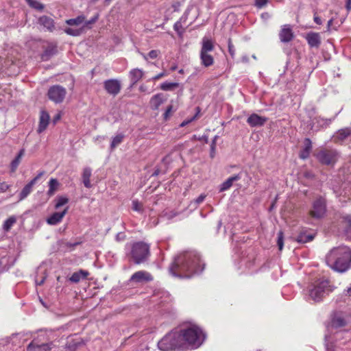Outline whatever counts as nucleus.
I'll return each mask as SVG.
<instances>
[{
  "instance_id": "nucleus-1",
  "label": "nucleus",
  "mask_w": 351,
  "mask_h": 351,
  "mask_svg": "<svg viewBox=\"0 0 351 351\" xmlns=\"http://www.w3.org/2000/svg\"><path fill=\"white\" fill-rule=\"evenodd\" d=\"M204 269V264L199 256L193 252H187L175 259L170 271L175 276L190 278L194 274L202 271Z\"/></svg>"
},
{
  "instance_id": "nucleus-2",
  "label": "nucleus",
  "mask_w": 351,
  "mask_h": 351,
  "mask_svg": "<svg viewBox=\"0 0 351 351\" xmlns=\"http://www.w3.org/2000/svg\"><path fill=\"white\" fill-rule=\"evenodd\" d=\"M328 266L339 272L346 271L351 264V251L343 246L332 250L326 256Z\"/></svg>"
},
{
  "instance_id": "nucleus-3",
  "label": "nucleus",
  "mask_w": 351,
  "mask_h": 351,
  "mask_svg": "<svg viewBox=\"0 0 351 351\" xmlns=\"http://www.w3.org/2000/svg\"><path fill=\"white\" fill-rule=\"evenodd\" d=\"M180 331L185 350L199 347L205 339L202 330L197 326L189 327Z\"/></svg>"
},
{
  "instance_id": "nucleus-4",
  "label": "nucleus",
  "mask_w": 351,
  "mask_h": 351,
  "mask_svg": "<svg viewBox=\"0 0 351 351\" xmlns=\"http://www.w3.org/2000/svg\"><path fill=\"white\" fill-rule=\"evenodd\" d=\"M331 291L329 281L324 278L317 279L308 287L309 296L315 302L321 301L325 295Z\"/></svg>"
},
{
  "instance_id": "nucleus-5",
  "label": "nucleus",
  "mask_w": 351,
  "mask_h": 351,
  "mask_svg": "<svg viewBox=\"0 0 351 351\" xmlns=\"http://www.w3.org/2000/svg\"><path fill=\"white\" fill-rule=\"evenodd\" d=\"M130 254L134 263L139 265L150 256V246L143 241L136 242L132 245Z\"/></svg>"
},
{
  "instance_id": "nucleus-6",
  "label": "nucleus",
  "mask_w": 351,
  "mask_h": 351,
  "mask_svg": "<svg viewBox=\"0 0 351 351\" xmlns=\"http://www.w3.org/2000/svg\"><path fill=\"white\" fill-rule=\"evenodd\" d=\"M214 50V45L211 40L204 38L202 39V45L200 51V59L202 65L206 67L210 66L214 63V58L210 54V52Z\"/></svg>"
},
{
  "instance_id": "nucleus-7",
  "label": "nucleus",
  "mask_w": 351,
  "mask_h": 351,
  "mask_svg": "<svg viewBox=\"0 0 351 351\" xmlns=\"http://www.w3.org/2000/svg\"><path fill=\"white\" fill-rule=\"evenodd\" d=\"M326 211V199L319 197L313 203L312 209L309 211V215L315 219H320L324 217Z\"/></svg>"
},
{
  "instance_id": "nucleus-8",
  "label": "nucleus",
  "mask_w": 351,
  "mask_h": 351,
  "mask_svg": "<svg viewBox=\"0 0 351 351\" xmlns=\"http://www.w3.org/2000/svg\"><path fill=\"white\" fill-rule=\"evenodd\" d=\"M66 94V88L60 85L51 86L47 93L49 99L56 104L62 103L65 98Z\"/></svg>"
},
{
  "instance_id": "nucleus-9",
  "label": "nucleus",
  "mask_w": 351,
  "mask_h": 351,
  "mask_svg": "<svg viewBox=\"0 0 351 351\" xmlns=\"http://www.w3.org/2000/svg\"><path fill=\"white\" fill-rule=\"evenodd\" d=\"M337 152L332 149H322L316 154L318 160L324 165H334L337 160Z\"/></svg>"
},
{
  "instance_id": "nucleus-10",
  "label": "nucleus",
  "mask_w": 351,
  "mask_h": 351,
  "mask_svg": "<svg viewBox=\"0 0 351 351\" xmlns=\"http://www.w3.org/2000/svg\"><path fill=\"white\" fill-rule=\"evenodd\" d=\"M98 18H99V14H97L93 17H92L90 20H88V21L85 20V21L83 23L84 25H83V27L82 28L77 29H73V28H71V27H66L64 29V32L67 35H69V36H80L82 34V30H83L84 28L90 29L91 28V25L97 22V21L98 20Z\"/></svg>"
},
{
  "instance_id": "nucleus-11",
  "label": "nucleus",
  "mask_w": 351,
  "mask_h": 351,
  "mask_svg": "<svg viewBox=\"0 0 351 351\" xmlns=\"http://www.w3.org/2000/svg\"><path fill=\"white\" fill-rule=\"evenodd\" d=\"M153 280V276L149 272L145 270L136 271L130 277V281L136 283H146Z\"/></svg>"
},
{
  "instance_id": "nucleus-12",
  "label": "nucleus",
  "mask_w": 351,
  "mask_h": 351,
  "mask_svg": "<svg viewBox=\"0 0 351 351\" xmlns=\"http://www.w3.org/2000/svg\"><path fill=\"white\" fill-rule=\"evenodd\" d=\"M44 172L41 171L30 180L22 189L19 194V201H22L25 199L32 191L34 186L36 184L37 181L43 176Z\"/></svg>"
},
{
  "instance_id": "nucleus-13",
  "label": "nucleus",
  "mask_w": 351,
  "mask_h": 351,
  "mask_svg": "<svg viewBox=\"0 0 351 351\" xmlns=\"http://www.w3.org/2000/svg\"><path fill=\"white\" fill-rule=\"evenodd\" d=\"M104 87L108 94L115 96L119 93L121 86L119 80L110 79L104 82Z\"/></svg>"
},
{
  "instance_id": "nucleus-14",
  "label": "nucleus",
  "mask_w": 351,
  "mask_h": 351,
  "mask_svg": "<svg viewBox=\"0 0 351 351\" xmlns=\"http://www.w3.org/2000/svg\"><path fill=\"white\" fill-rule=\"evenodd\" d=\"M52 342L48 343H40L37 339H34L27 346V351H50L52 348Z\"/></svg>"
},
{
  "instance_id": "nucleus-15",
  "label": "nucleus",
  "mask_w": 351,
  "mask_h": 351,
  "mask_svg": "<svg viewBox=\"0 0 351 351\" xmlns=\"http://www.w3.org/2000/svg\"><path fill=\"white\" fill-rule=\"evenodd\" d=\"M294 37L293 32L290 25H284L282 26L279 32V38L282 43H289Z\"/></svg>"
},
{
  "instance_id": "nucleus-16",
  "label": "nucleus",
  "mask_w": 351,
  "mask_h": 351,
  "mask_svg": "<svg viewBox=\"0 0 351 351\" xmlns=\"http://www.w3.org/2000/svg\"><path fill=\"white\" fill-rule=\"evenodd\" d=\"M38 23L49 32H53L56 29L55 21L48 16H40L38 19Z\"/></svg>"
},
{
  "instance_id": "nucleus-17",
  "label": "nucleus",
  "mask_w": 351,
  "mask_h": 351,
  "mask_svg": "<svg viewBox=\"0 0 351 351\" xmlns=\"http://www.w3.org/2000/svg\"><path fill=\"white\" fill-rule=\"evenodd\" d=\"M171 336L170 332L167 334L159 342L158 346L160 350L162 351H169L175 350L176 344H173L171 341Z\"/></svg>"
},
{
  "instance_id": "nucleus-18",
  "label": "nucleus",
  "mask_w": 351,
  "mask_h": 351,
  "mask_svg": "<svg viewBox=\"0 0 351 351\" xmlns=\"http://www.w3.org/2000/svg\"><path fill=\"white\" fill-rule=\"evenodd\" d=\"M50 121L49 113L45 110H42L40 113L39 123L37 128V132L41 134L48 127Z\"/></svg>"
},
{
  "instance_id": "nucleus-19",
  "label": "nucleus",
  "mask_w": 351,
  "mask_h": 351,
  "mask_svg": "<svg viewBox=\"0 0 351 351\" xmlns=\"http://www.w3.org/2000/svg\"><path fill=\"white\" fill-rule=\"evenodd\" d=\"M267 121V118L261 117L257 114H252L247 119V123L251 127H257L263 125Z\"/></svg>"
},
{
  "instance_id": "nucleus-20",
  "label": "nucleus",
  "mask_w": 351,
  "mask_h": 351,
  "mask_svg": "<svg viewBox=\"0 0 351 351\" xmlns=\"http://www.w3.org/2000/svg\"><path fill=\"white\" fill-rule=\"evenodd\" d=\"M83 343V340L79 337L71 336L67 339L65 348L70 351H75L78 346Z\"/></svg>"
},
{
  "instance_id": "nucleus-21",
  "label": "nucleus",
  "mask_w": 351,
  "mask_h": 351,
  "mask_svg": "<svg viewBox=\"0 0 351 351\" xmlns=\"http://www.w3.org/2000/svg\"><path fill=\"white\" fill-rule=\"evenodd\" d=\"M68 211V207L64 208L62 212L58 213L56 212L53 213L47 219V222L49 225H56L60 223L63 217L65 216Z\"/></svg>"
},
{
  "instance_id": "nucleus-22",
  "label": "nucleus",
  "mask_w": 351,
  "mask_h": 351,
  "mask_svg": "<svg viewBox=\"0 0 351 351\" xmlns=\"http://www.w3.org/2000/svg\"><path fill=\"white\" fill-rule=\"evenodd\" d=\"M170 335L171 336L173 343L176 344L175 350H185L180 331H171L170 332Z\"/></svg>"
},
{
  "instance_id": "nucleus-23",
  "label": "nucleus",
  "mask_w": 351,
  "mask_h": 351,
  "mask_svg": "<svg viewBox=\"0 0 351 351\" xmlns=\"http://www.w3.org/2000/svg\"><path fill=\"white\" fill-rule=\"evenodd\" d=\"M144 76V71L140 69H133L129 72V77L131 81V85H135Z\"/></svg>"
},
{
  "instance_id": "nucleus-24",
  "label": "nucleus",
  "mask_w": 351,
  "mask_h": 351,
  "mask_svg": "<svg viewBox=\"0 0 351 351\" xmlns=\"http://www.w3.org/2000/svg\"><path fill=\"white\" fill-rule=\"evenodd\" d=\"M351 134V129L346 128L338 130L336 134L333 136L335 143H339L346 139Z\"/></svg>"
},
{
  "instance_id": "nucleus-25",
  "label": "nucleus",
  "mask_w": 351,
  "mask_h": 351,
  "mask_svg": "<svg viewBox=\"0 0 351 351\" xmlns=\"http://www.w3.org/2000/svg\"><path fill=\"white\" fill-rule=\"evenodd\" d=\"M308 44L311 47H319L321 44V38L319 33H309L306 37Z\"/></svg>"
},
{
  "instance_id": "nucleus-26",
  "label": "nucleus",
  "mask_w": 351,
  "mask_h": 351,
  "mask_svg": "<svg viewBox=\"0 0 351 351\" xmlns=\"http://www.w3.org/2000/svg\"><path fill=\"white\" fill-rule=\"evenodd\" d=\"M312 149V143L310 138L304 139V147L300 152V158L302 159H306L308 158Z\"/></svg>"
},
{
  "instance_id": "nucleus-27",
  "label": "nucleus",
  "mask_w": 351,
  "mask_h": 351,
  "mask_svg": "<svg viewBox=\"0 0 351 351\" xmlns=\"http://www.w3.org/2000/svg\"><path fill=\"white\" fill-rule=\"evenodd\" d=\"M240 179L241 176L239 174L230 177L221 184L219 191L222 192L228 190L232 186L233 182L237 181Z\"/></svg>"
},
{
  "instance_id": "nucleus-28",
  "label": "nucleus",
  "mask_w": 351,
  "mask_h": 351,
  "mask_svg": "<svg viewBox=\"0 0 351 351\" xmlns=\"http://www.w3.org/2000/svg\"><path fill=\"white\" fill-rule=\"evenodd\" d=\"M88 275V271L80 269L78 271L74 272L69 278V280L72 282L77 283L81 279L86 278Z\"/></svg>"
},
{
  "instance_id": "nucleus-29",
  "label": "nucleus",
  "mask_w": 351,
  "mask_h": 351,
  "mask_svg": "<svg viewBox=\"0 0 351 351\" xmlns=\"http://www.w3.org/2000/svg\"><path fill=\"white\" fill-rule=\"evenodd\" d=\"M164 99L162 93H158L154 95L149 101L151 108L153 110H158L159 106L163 103Z\"/></svg>"
},
{
  "instance_id": "nucleus-30",
  "label": "nucleus",
  "mask_w": 351,
  "mask_h": 351,
  "mask_svg": "<svg viewBox=\"0 0 351 351\" xmlns=\"http://www.w3.org/2000/svg\"><path fill=\"white\" fill-rule=\"evenodd\" d=\"M92 176V170L90 167H86L83 170L82 175V182L85 187L89 189L92 186L90 183V177Z\"/></svg>"
},
{
  "instance_id": "nucleus-31",
  "label": "nucleus",
  "mask_w": 351,
  "mask_h": 351,
  "mask_svg": "<svg viewBox=\"0 0 351 351\" xmlns=\"http://www.w3.org/2000/svg\"><path fill=\"white\" fill-rule=\"evenodd\" d=\"M49 190L47 191V195L51 197L53 196L55 193L58 190L60 186V182L56 178H51L49 181Z\"/></svg>"
},
{
  "instance_id": "nucleus-32",
  "label": "nucleus",
  "mask_w": 351,
  "mask_h": 351,
  "mask_svg": "<svg viewBox=\"0 0 351 351\" xmlns=\"http://www.w3.org/2000/svg\"><path fill=\"white\" fill-rule=\"evenodd\" d=\"M346 325V320L341 316L335 315L331 320V326L335 328L343 327Z\"/></svg>"
},
{
  "instance_id": "nucleus-33",
  "label": "nucleus",
  "mask_w": 351,
  "mask_h": 351,
  "mask_svg": "<svg viewBox=\"0 0 351 351\" xmlns=\"http://www.w3.org/2000/svg\"><path fill=\"white\" fill-rule=\"evenodd\" d=\"M84 15H79L75 19H69L65 21L66 24L70 26H78L85 21Z\"/></svg>"
},
{
  "instance_id": "nucleus-34",
  "label": "nucleus",
  "mask_w": 351,
  "mask_h": 351,
  "mask_svg": "<svg viewBox=\"0 0 351 351\" xmlns=\"http://www.w3.org/2000/svg\"><path fill=\"white\" fill-rule=\"evenodd\" d=\"M314 235L311 234H306V232H301L297 237L296 241L298 243H305L313 241Z\"/></svg>"
},
{
  "instance_id": "nucleus-35",
  "label": "nucleus",
  "mask_w": 351,
  "mask_h": 351,
  "mask_svg": "<svg viewBox=\"0 0 351 351\" xmlns=\"http://www.w3.org/2000/svg\"><path fill=\"white\" fill-rule=\"evenodd\" d=\"M24 154V149L20 150L16 157L12 160L11 163V171L14 172L17 169L19 163L21 162V159Z\"/></svg>"
},
{
  "instance_id": "nucleus-36",
  "label": "nucleus",
  "mask_w": 351,
  "mask_h": 351,
  "mask_svg": "<svg viewBox=\"0 0 351 351\" xmlns=\"http://www.w3.org/2000/svg\"><path fill=\"white\" fill-rule=\"evenodd\" d=\"M56 52V47H53V46H49L43 52V53L42 54V59L43 60H47L49 58V57H51V56H53V54H55Z\"/></svg>"
},
{
  "instance_id": "nucleus-37",
  "label": "nucleus",
  "mask_w": 351,
  "mask_h": 351,
  "mask_svg": "<svg viewBox=\"0 0 351 351\" xmlns=\"http://www.w3.org/2000/svg\"><path fill=\"white\" fill-rule=\"evenodd\" d=\"M16 222V218L14 216L10 217L5 221L3 225V230L6 232H8Z\"/></svg>"
},
{
  "instance_id": "nucleus-38",
  "label": "nucleus",
  "mask_w": 351,
  "mask_h": 351,
  "mask_svg": "<svg viewBox=\"0 0 351 351\" xmlns=\"http://www.w3.org/2000/svg\"><path fill=\"white\" fill-rule=\"evenodd\" d=\"M178 86H179V84L177 82H165L160 84V88L162 90L168 91V90H171L173 88L178 87Z\"/></svg>"
},
{
  "instance_id": "nucleus-39",
  "label": "nucleus",
  "mask_w": 351,
  "mask_h": 351,
  "mask_svg": "<svg viewBox=\"0 0 351 351\" xmlns=\"http://www.w3.org/2000/svg\"><path fill=\"white\" fill-rule=\"evenodd\" d=\"M27 4L32 8L42 11L45 8V5L36 0H25Z\"/></svg>"
},
{
  "instance_id": "nucleus-40",
  "label": "nucleus",
  "mask_w": 351,
  "mask_h": 351,
  "mask_svg": "<svg viewBox=\"0 0 351 351\" xmlns=\"http://www.w3.org/2000/svg\"><path fill=\"white\" fill-rule=\"evenodd\" d=\"M181 21L182 19L180 21H177L173 25V29L177 32L180 37H182L186 30L185 27L182 26Z\"/></svg>"
},
{
  "instance_id": "nucleus-41",
  "label": "nucleus",
  "mask_w": 351,
  "mask_h": 351,
  "mask_svg": "<svg viewBox=\"0 0 351 351\" xmlns=\"http://www.w3.org/2000/svg\"><path fill=\"white\" fill-rule=\"evenodd\" d=\"M343 222L345 232L348 235H351V216L348 215L344 217Z\"/></svg>"
},
{
  "instance_id": "nucleus-42",
  "label": "nucleus",
  "mask_w": 351,
  "mask_h": 351,
  "mask_svg": "<svg viewBox=\"0 0 351 351\" xmlns=\"http://www.w3.org/2000/svg\"><path fill=\"white\" fill-rule=\"evenodd\" d=\"M124 135L122 134H117L115 136L111 142L110 147L112 149H114L117 146H118L123 140Z\"/></svg>"
},
{
  "instance_id": "nucleus-43",
  "label": "nucleus",
  "mask_w": 351,
  "mask_h": 351,
  "mask_svg": "<svg viewBox=\"0 0 351 351\" xmlns=\"http://www.w3.org/2000/svg\"><path fill=\"white\" fill-rule=\"evenodd\" d=\"M132 210L139 213H143L144 211V206L142 202H140L137 199L132 201Z\"/></svg>"
},
{
  "instance_id": "nucleus-44",
  "label": "nucleus",
  "mask_w": 351,
  "mask_h": 351,
  "mask_svg": "<svg viewBox=\"0 0 351 351\" xmlns=\"http://www.w3.org/2000/svg\"><path fill=\"white\" fill-rule=\"evenodd\" d=\"M159 53H160V51L158 50L154 49V50H151L147 55H146L143 53H141V55L143 56V58L145 60H147L148 58H149L151 59H156L158 56Z\"/></svg>"
},
{
  "instance_id": "nucleus-45",
  "label": "nucleus",
  "mask_w": 351,
  "mask_h": 351,
  "mask_svg": "<svg viewBox=\"0 0 351 351\" xmlns=\"http://www.w3.org/2000/svg\"><path fill=\"white\" fill-rule=\"evenodd\" d=\"M69 202V199L66 197L63 196H59L56 199V202L55 204V208L56 209L59 208L60 207L64 206V204H67Z\"/></svg>"
},
{
  "instance_id": "nucleus-46",
  "label": "nucleus",
  "mask_w": 351,
  "mask_h": 351,
  "mask_svg": "<svg viewBox=\"0 0 351 351\" xmlns=\"http://www.w3.org/2000/svg\"><path fill=\"white\" fill-rule=\"evenodd\" d=\"M283 240H284L283 232L280 231L278 233V241H277V244H278V249L280 251H281L283 248V245H284Z\"/></svg>"
},
{
  "instance_id": "nucleus-47",
  "label": "nucleus",
  "mask_w": 351,
  "mask_h": 351,
  "mask_svg": "<svg viewBox=\"0 0 351 351\" xmlns=\"http://www.w3.org/2000/svg\"><path fill=\"white\" fill-rule=\"evenodd\" d=\"M167 75H168V73L165 70H164L163 71L159 73L158 74L156 75L155 76H154L153 77L149 79L148 81H151V80L157 81V80L161 79L162 77L167 76Z\"/></svg>"
},
{
  "instance_id": "nucleus-48",
  "label": "nucleus",
  "mask_w": 351,
  "mask_h": 351,
  "mask_svg": "<svg viewBox=\"0 0 351 351\" xmlns=\"http://www.w3.org/2000/svg\"><path fill=\"white\" fill-rule=\"evenodd\" d=\"M228 51L232 57L234 56L235 49L231 41V39L228 40Z\"/></svg>"
},
{
  "instance_id": "nucleus-49",
  "label": "nucleus",
  "mask_w": 351,
  "mask_h": 351,
  "mask_svg": "<svg viewBox=\"0 0 351 351\" xmlns=\"http://www.w3.org/2000/svg\"><path fill=\"white\" fill-rule=\"evenodd\" d=\"M172 109H173V106L172 105H170V106H169L167 108V109H166V110H165V112L164 113V119H165L167 120L171 116V112H172Z\"/></svg>"
},
{
  "instance_id": "nucleus-50",
  "label": "nucleus",
  "mask_w": 351,
  "mask_h": 351,
  "mask_svg": "<svg viewBox=\"0 0 351 351\" xmlns=\"http://www.w3.org/2000/svg\"><path fill=\"white\" fill-rule=\"evenodd\" d=\"M10 185L5 182H0V193H4L9 189Z\"/></svg>"
},
{
  "instance_id": "nucleus-51",
  "label": "nucleus",
  "mask_w": 351,
  "mask_h": 351,
  "mask_svg": "<svg viewBox=\"0 0 351 351\" xmlns=\"http://www.w3.org/2000/svg\"><path fill=\"white\" fill-rule=\"evenodd\" d=\"M267 0H255V5L256 7L261 8L267 3Z\"/></svg>"
},
{
  "instance_id": "nucleus-52",
  "label": "nucleus",
  "mask_w": 351,
  "mask_h": 351,
  "mask_svg": "<svg viewBox=\"0 0 351 351\" xmlns=\"http://www.w3.org/2000/svg\"><path fill=\"white\" fill-rule=\"evenodd\" d=\"M313 20L318 25H321L322 23L321 18L317 15V13L314 14Z\"/></svg>"
},
{
  "instance_id": "nucleus-53",
  "label": "nucleus",
  "mask_w": 351,
  "mask_h": 351,
  "mask_svg": "<svg viewBox=\"0 0 351 351\" xmlns=\"http://www.w3.org/2000/svg\"><path fill=\"white\" fill-rule=\"evenodd\" d=\"M206 197V195L204 194H201L195 200V202L197 204L202 203Z\"/></svg>"
},
{
  "instance_id": "nucleus-54",
  "label": "nucleus",
  "mask_w": 351,
  "mask_h": 351,
  "mask_svg": "<svg viewBox=\"0 0 351 351\" xmlns=\"http://www.w3.org/2000/svg\"><path fill=\"white\" fill-rule=\"evenodd\" d=\"M139 90L142 93H150L149 91H148L147 86L145 84H141L139 87Z\"/></svg>"
},
{
  "instance_id": "nucleus-55",
  "label": "nucleus",
  "mask_w": 351,
  "mask_h": 351,
  "mask_svg": "<svg viewBox=\"0 0 351 351\" xmlns=\"http://www.w3.org/2000/svg\"><path fill=\"white\" fill-rule=\"evenodd\" d=\"M60 119H61V114L60 113L57 114L53 118V124H56Z\"/></svg>"
},
{
  "instance_id": "nucleus-56",
  "label": "nucleus",
  "mask_w": 351,
  "mask_h": 351,
  "mask_svg": "<svg viewBox=\"0 0 351 351\" xmlns=\"http://www.w3.org/2000/svg\"><path fill=\"white\" fill-rule=\"evenodd\" d=\"M346 9L348 10V11H350L351 10V0H347Z\"/></svg>"
},
{
  "instance_id": "nucleus-57",
  "label": "nucleus",
  "mask_w": 351,
  "mask_h": 351,
  "mask_svg": "<svg viewBox=\"0 0 351 351\" xmlns=\"http://www.w3.org/2000/svg\"><path fill=\"white\" fill-rule=\"evenodd\" d=\"M304 176L307 178H313V175L311 172H308V171L305 172Z\"/></svg>"
},
{
  "instance_id": "nucleus-58",
  "label": "nucleus",
  "mask_w": 351,
  "mask_h": 351,
  "mask_svg": "<svg viewBox=\"0 0 351 351\" xmlns=\"http://www.w3.org/2000/svg\"><path fill=\"white\" fill-rule=\"evenodd\" d=\"M332 21H333V20H332V19H330V20L328 21V24H327V29H328V31H329V30H330V26H331V25H332Z\"/></svg>"
},
{
  "instance_id": "nucleus-59",
  "label": "nucleus",
  "mask_w": 351,
  "mask_h": 351,
  "mask_svg": "<svg viewBox=\"0 0 351 351\" xmlns=\"http://www.w3.org/2000/svg\"><path fill=\"white\" fill-rule=\"evenodd\" d=\"M160 172V171L159 169H156L154 171V172L153 173L152 176H158Z\"/></svg>"
},
{
  "instance_id": "nucleus-60",
  "label": "nucleus",
  "mask_w": 351,
  "mask_h": 351,
  "mask_svg": "<svg viewBox=\"0 0 351 351\" xmlns=\"http://www.w3.org/2000/svg\"><path fill=\"white\" fill-rule=\"evenodd\" d=\"M176 69H177V66H176V65L171 67V71H175Z\"/></svg>"
},
{
  "instance_id": "nucleus-61",
  "label": "nucleus",
  "mask_w": 351,
  "mask_h": 351,
  "mask_svg": "<svg viewBox=\"0 0 351 351\" xmlns=\"http://www.w3.org/2000/svg\"><path fill=\"white\" fill-rule=\"evenodd\" d=\"M179 73H184L183 69H180V70L179 71Z\"/></svg>"
},
{
  "instance_id": "nucleus-62",
  "label": "nucleus",
  "mask_w": 351,
  "mask_h": 351,
  "mask_svg": "<svg viewBox=\"0 0 351 351\" xmlns=\"http://www.w3.org/2000/svg\"><path fill=\"white\" fill-rule=\"evenodd\" d=\"M186 124V122H183V123L181 124V126H184Z\"/></svg>"
},
{
  "instance_id": "nucleus-63",
  "label": "nucleus",
  "mask_w": 351,
  "mask_h": 351,
  "mask_svg": "<svg viewBox=\"0 0 351 351\" xmlns=\"http://www.w3.org/2000/svg\"><path fill=\"white\" fill-rule=\"evenodd\" d=\"M97 1H98V0H91V1H92L93 3H95V2H97Z\"/></svg>"
},
{
  "instance_id": "nucleus-64",
  "label": "nucleus",
  "mask_w": 351,
  "mask_h": 351,
  "mask_svg": "<svg viewBox=\"0 0 351 351\" xmlns=\"http://www.w3.org/2000/svg\"><path fill=\"white\" fill-rule=\"evenodd\" d=\"M112 0H106V2H110Z\"/></svg>"
}]
</instances>
